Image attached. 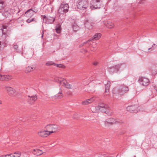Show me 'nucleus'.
<instances>
[{"instance_id":"1","label":"nucleus","mask_w":157,"mask_h":157,"mask_svg":"<svg viewBox=\"0 0 157 157\" xmlns=\"http://www.w3.org/2000/svg\"><path fill=\"white\" fill-rule=\"evenodd\" d=\"M95 111L93 112H105L106 114L110 115L113 114V112L109 107V106L103 103H100L98 106L95 108Z\"/></svg>"},{"instance_id":"2","label":"nucleus","mask_w":157,"mask_h":157,"mask_svg":"<svg viewBox=\"0 0 157 157\" xmlns=\"http://www.w3.org/2000/svg\"><path fill=\"white\" fill-rule=\"evenodd\" d=\"M55 81L59 82L60 84L65 87L70 89H76L77 88V86L73 87L72 86L68 83L66 80L61 78H56L54 80Z\"/></svg>"},{"instance_id":"3","label":"nucleus","mask_w":157,"mask_h":157,"mask_svg":"<svg viewBox=\"0 0 157 157\" xmlns=\"http://www.w3.org/2000/svg\"><path fill=\"white\" fill-rule=\"evenodd\" d=\"M77 6L78 9L81 10H86L88 6V2L87 0H78Z\"/></svg>"},{"instance_id":"4","label":"nucleus","mask_w":157,"mask_h":157,"mask_svg":"<svg viewBox=\"0 0 157 157\" xmlns=\"http://www.w3.org/2000/svg\"><path fill=\"white\" fill-rule=\"evenodd\" d=\"M45 128L47 130H49L48 132L50 134L55 132L59 129V126L53 124H47L45 126Z\"/></svg>"},{"instance_id":"5","label":"nucleus","mask_w":157,"mask_h":157,"mask_svg":"<svg viewBox=\"0 0 157 157\" xmlns=\"http://www.w3.org/2000/svg\"><path fill=\"white\" fill-rule=\"evenodd\" d=\"M90 8L92 9H95L100 8L102 5V2L100 0H93L91 1Z\"/></svg>"},{"instance_id":"6","label":"nucleus","mask_w":157,"mask_h":157,"mask_svg":"<svg viewBox=\"0 0 157 157\" xmlns=\"http://www.w3.org/2000/svg\"><path fill=\"white\" fill-rule=\"evenodd\" d=\"M69 6L67 4H62L60 6L58 10L59 13L63 14L67 12L68 11Z\"/></svg>"},{"instance_id":"7","label":"nucleus","mask_w":157,"mask_h":157,"mask_svg":"<svg viewBox=\"0 0 157 157\" xmlns=\"http://www.w3.org/2000/svg\"><path fill=\"white\" fill-rule=\"evenodd\" d=\"M138 82L140 84L144 86H147L149 84L150 81L148 78L144 77H140Z\"/></svg>"},{"instance_id":"8","label":"nucleus","mask_w":157,"mask_h":157,"mask_svg":"<svg viewBox=\"0 0 157 157\" xmlns=\"http://www.w3.org/2000/svg\"><path fill=\"white\" fill-rule=\"evenodd\" d=\"M5 89L7 92L10 95L15 96L17 94L16 90L12 87L7 86H5Z\"/></svg>"},{"instance_id":"9","label":"nucleus","mask_w":157,"mask_h":157,"mask_svg":"<svg viewBox=\"0 0 157 157\" xmlns=\"http://www.w3.org/2000/svg\"><path fill=\"white\" fill-rule=\"evenodd\" d=\"M41 17H43V22L45 23L49 24L52 23L55 20V18L52 17L50 16H47L46 17L45 15H41Z\"/></svg>"},{"instance_id":"10","label":"nucleus","mask_w":157,"mask_h":157,"mask_svg":"<svg viewBox=\"0 0 157 157\" xmlns=\"http://www.w3.org/2000/svg\"><path fill=\"white\" fill-rule=\"evenodd\" d=\"M63 90H60L56 95L50 98V99L53 101H55L56 100L62 98L63 97Z\"/></svg>"},{"instance_id":"11","label":"nucleus","mask_w":157,"mask_h":157,"mask_svg":"<svg viewBox=\"0 0 157 157\" xmlns=\"http://www.w3.org/2000/svg\"><path fill=\"white\" fill-rule=\"evenodd\" d=\"M129 89L128 87L124 85H121L119 88L118 90V93L119 95H123L126 92L128 91Z\"/></svg>"},{"instance_id":"12","label":"nucleus","mask_w":157,"mask_h":157,"mask_svg":"<svg viewBox=\"0 0 157 157\" xmlns=\"http://www.w3.org/2000/svg\"><path fill=\"white\" fill-rule=\"evenodd\" d=\"M108 71L111 74L120 72L118 64L109 67L108 69Z\"/></svg>"},{"instance_id":"13","label":"nucleus","mask_w":157,"mask_h":157,"mask_svg":"<svg viewBox=\"0 0 157 157\" xmlns=\"http://www.w3.org/2000/svg\"><path fill=\"white\" fill-rule=\"evenodd\" d=\"M149 69L152 75L155 76L157 74V64L152 65Z\"/></svg>"},{"instance_id":"14","label":"nucleus","mask_w":157,"mask_h":157,"mask_svg":"<svg viewBox=\"0 0 157 157\" xmlns=\"http://www.w3.org/2000/svg\"><path fill=\"white\" fill-rule=\"evenodd\" d=\"M104 124L105 126H108L113 123H116L118 122L115 119L113 118H111L106 119L104 121Z\"/></svg>"},{"instance_id":"15","label":"nucleus","mask_w":157,"mask_h":157,"mask_svg":"<svg viewBox=\"0 0 157 157\" xmlns=\"http://www.w3.org/2000/svg\"><path fill=\"white\" fill-rule=\"evenodd\" d=\"M28 97L27 99L28 102L29 104H31L34 103V102L37 100V96L36 95L31 96L28 95Z\"/></svg>"},{"instance_id":"16","label":"nucleus","mask_w":157,"mask_h":157,"mask_svg":"<svg viewBox=\"0 0 157 157\" xmlns=\"http://www.w3.org/2000/svg\"><path fill=\"white\" fill-rule=\"evenodd\" d=\"M93 23L91 22V20L90 19H86L85 23V27L88 29H91L93 26Z\"/></svg>"},{"instance_id":"17","label":"nucleus","mask_w":157,"mask_h":157,"mask_svg":"<svg viewBox=\"0 0 157 157\" xmlns=\"http://www.w3.org/2000/svg\"><path fill=\"white\" fill-rule=\"evenodd\" d=\"M38 135L42 137H45L50 135L49 132L48 130L41 131L39 132L38 133Z\"/></svg>"},{"instance_id":"18","label":"nucleus","mask_w":157,"mask_h":157,"mask_svg":"<svg viewBox=\"0 0 157 157\" xmlns=\"http://www.w3.org/2000/svg\"><path fill=\"white\" fill-rule=\"evenodd\" d=\"M137 108V106L136 105H131L127 107L126 108L127 110L130 112H136L138 111V109H136Z\"/></svg>"},{"instance_id":"19","label":"nucleus","mask_w":157,"mask_h":157,"mask_svg":"<svg viewBox=\"0 0 157 157\" xmlns=\"http://www.w3.org/2000/svg\"><path fill=\"white\" fill-rule=\"evenodd\" d=\"M12 78V76L9 75H2L0 74V80L7 81Z\"/></svg>"},{"instance_id":"20","label":"nucleus","mask_w":157,"mask_h":157,"mask_svg":"<svg viewBox=\"0 0 157 157\" xmlns=\"http://www.w3.org/2000/svg\"><path fill=\"white\" fill-rule=\"evenodd\" d=\"M35 13V12L34 10H32L31 9H30L27 11L25 12V14H26L27 16L29 17L33 16L34 14Z\"/></svg>"},{"instance_id":"21","label":"nucleus","mask_w":157,"mask_h":157,"mask_svg":"<svg viewBox=\"0 0 157 157\" xmlns=\"http://www.w3.org/2000/svg\"><path fill=\"white\" fill-rule=\"evenodd\" d=\"M33 151L34 152H33V153L35 155H36V156L40 155L44 153L41 150L39 149H34Z\"/></svg>"},{"instance_id":"22","label":"nucleus","mask_w":157,"mask_h":157,"mask_svg":"<svg viewBox=\"0 0 157 157\" xmlns=\"http://www.w3.org/2000/svg\"><path fill=\"white\" fill-rule=\"evenodd\" d=\"M101 35L100 33H97L92 37L90 40H97L100 38Z\"/></svg>"},{"instance_id":"23","label":"nucleus","mask_w":157,"mask_h":157,"mask_svg":"<svg viewBox=\"0 0 157 157\" xmlns=\"http://www.w3.org/2000/svg\"><path fill=\"white\" fill-rule=\"evenodd\" d=\"M118 64L120 72L124 70L126 67V65L124 63H120Z\"/></svg>"},{"instance_id":"24","label":"nucleus","mask_w":157,"mask_h":157,"mask_svg":"<svg viewBox=\"0 0 157 157\" xmlns=\"http://www.w3.org/2000/svg\"><path fill=\"white\" fill-rule=\"evenodd\" d=\"M94 100V98L88 99L86 100L83 101L82 104L83 105H88L90 103H92Z\"/></svg>"},{"instance_id":"25","label":"nucleus","mask_w":157,"mask_h":157,"mask_svg":"<svg viewBox=\"0 0 157 157\" xmlns=\"http://www.w3.org/2000/svg\"><path fill=\"white\" fill-rule=\"evenodd\" d=\"M35 69V67L34 66H28L26 67L25 72L26 73H28L33 71Z\"/></svg>"},{"instance_id":"26","label":"nucleus","mask_w":157,"mask_h":157,"mask_svg":"<svg viewBox=\"0 0 157 157\" xmlns=\"http://www.w3.org/2000/svg\"><path fill=\"white\" fill-rule=\"evenodd\" d=\"M105 25L108 28H112L114 26L113 23L110 21H108L105 23Z\"/></svg>"},{"instance_id":"27","label":"nucleus","mask_w":157,"mask_h":157,"mask_svg":"<svg viewBox=\"0 0 157 157\" xmlns=\"http://www.w3.org/2000/svg\"><path fill=\"white\" fill-rule=\"evenodd\" d=\"M61 26L59 24H58L56 27V30L58 33H60L61 31Z\"/></svg>"},{"instance_id":"28","label":"nucleus","mask_w":157,"mask_h":157,"mask_svg":"<svg viewBox=\"0 0 157 157\" xmlns=\"http://www.w3.org/2000/svg\"><path fill=\"white\" fill-rule=\"evenodd\" d=\"M105 92H107L109 91V87L110 86V82L107 81V83L106 84L105 83Z\"/></svg>"},{"instance_id":"29","label":"nucleus","mask_w":157,"mask_h":157,"mask_svg":"<svg viewBox=\"0 0 157 157\" xmlns=\"http://www.w3.org/2000/svg\"><path fill=\"white\" fill-rule=\"evenodd\" d=\"M72 28L73 31L75 32H76L79 29V27L75 23H74L72 25Z\"/></svg>"},{"instance_id":"30","label":"nucleus","mask_w":157,"mask_h":157,"mask_svg":"<svg viewBox=\"0 0 157 157\" xmlns=\"http://www.w3.org/2000/svg\"><path fill=\"white\" fill-rule=\"evenodd\" d=\"M7 28V27L6 26L3 25L2 26V29H1V31H2V36L3 37V36H4V37L6 38V32H5V31L4 30V29H6Z\"/></svg>"},{"instance_id":"31","label":"nucleus","mask_w":157,"mask_h":157,"mask_svg":"<svg viewBox=\"0 0 157 157\" xmlns=\"http://www.w3.org/2000/svg\"><path fill=\"white\" fill-rule=\"evenodd\" d=\"M5 6L4 2L0 0V10L3 9L5 7Z\"/></svg>"},{"instance_id":"32","label":"nucleus","mask_w":157,"mask_h":157,"mask_svg":"<svg viewBox=\"0 0 157 157\" xmlns=\"http://www.w3.org/2000/svg\"><path fill=\"white\" fill-rule=\"evenodd\" d=\"M54 66H56L57 67H60L62 68H63L65 67L64 65L61 64H57L55 63Z\"/></svg>"},{"instance_id":"33","label":"nucleus","mask_w":157,"mask_h":157,"mask_svg":"<svg viewBox=\"0 0 157 157\" xmlns=\"http://www.w3.org/2000/svg\"><path fill=\"white\" fill-rule=\"evenodd\" d=\"M55 63L52 61H48L46 62L45 64L47 66L54 65Z\"/></svg>"},{"instance_id":"34","label":"nucleus","mask_w":157,"mask_h":157,"mask_svg":"<svg viewBox=\"0 0 157 157\" xmlns=\"http://www.w3.org/2000/svg\"><path fill=\"white\" fill-rule=\"evenodd\" d=\"M18 156L17 157H15V156L13 154H7V155L8 156V157H20V155L19 154H18Z\"/></svg>"},{"instance_id":"35","label":"nucleus","mask_w":157,"mask_h":157,"mask_svg":"<svg viewBox=\"0 0 157 157\" xmlns=\"http://www.w3.org/2000/svg\"><path fill=\"white\" fill-rule=\"evenodd\" d=\"M91 41V40H88V41H87L86 42H83V43H82L80 45V46H84V45H86V44H87L88 42L90 41Z\"/></svg>"},{"instance_id":"36","label":"nucleus","mask_w":157,"mask_h":157,"mask_svg":"<svg viewBox=\"0 0 157 157\" xmlns=\"http://www.w3.org/2000/svg\"><path fill=\"white\" fill-rule=\"evenodd\" d=\"M34 20V19L33 18H32V19H28L26 21L28 23H30L32 21H33Z\"/></svg>"},{"instance_id":"37","label":"nucleus","mask_w":157,"mask_h":157,"mask_svg":"<svg viewBox=\"0 0 157 157\" xmlns=\"http://www.w3.org/2000/svg\"><path fill=\"white\" fill-rule=\"evenodd\" d=\"M18 154H19V155H20V156H21V153L19 151L15 152L14 153V154H16V155H15V157H17V156H18Z\"/></svg>"},{"instance_id":"38","label":"nucleus","mask_w":157,"mask_h":157,"mask_svg":"<svg viewBox=\"0 0 157 157\" xmlns=\"http://www.w3.org/2000/svg\"><path fill=\"white\" fill-rule=\"evenodd\" d=\"M18 47V45L17 44H15L14 46V48L16 50V51L17 52H18L17 51Z\"/></svg>"},{"instance_id":"39","label":"nucleus","mask_w":157,"mask_h":157,"mask_svg":"<svg viewBox=\"0 0 157 157\" xmlns=\"http://www.w3.org/2000/svg\"><path fill=\"white\" fill-rule=\"evenodd\" d=\"M77 114L76 113L73 116V118L75 119H78V117H77Z\"/></svg>"},{"instance_id":"40","label":"nucleus","mask_w":157,"mask_h":157,"mask_svg":"<svg viewBox=\"0 0 157 157\" xmlns=\"http://www.w3.org/2000/svg\"><path fill=\"white\" fill-rule=\"evenodd\" d=\"M72 86L73 87H76V86H77V88L78 87V85L76 83L73 84H72Z\"/></svg>"},{"instance_id":"41","label":"nucleus","mask_w":157,"mask_h":157,"mask_svg":"<svg viewBox=\"0 0 157 157\" xmlns=\"http://www.w3.org/2000/svg\"><path fill=\"white\" fill-rule=\"evenodd\" d=\"M8 156L7 155V154L0 156V157H8Z\"/></svg>"},{"instance_id":"42","label":"nucleus","mask_w":157,"mask_h":157,"mask_svg":"<svg viewBox=\"0 0 157 157\" xmlns=\"http://www.w3.org/2000/svg\"><path fill=\"white\" fill-rule=\"evenodd\" d=\"M98 63L97 62H95L93 64L94 65H97L98 64Z\"/></svg>"},{"instance_id":"43","label":"nucleus","mask_w":157,"mask_h":157,"mask_svg":"<svg viewBox=\"0 0 157 157\" xmlns=\"http://www.w3.org/2000/svg\"><path fill=\"white\" fill-rule=\"evenodd\" d=\"M153 87L155 90H156V91L157 92V86H154Z\"/></svg>"},{"instance_id":"44","label":"nucleus","mask_w":157,"mask_h":157,"mask_svg":"<svg viewBox=\"0 0 157 157\" xmlns=\"http://www.w3.org/2000/svg\"><path fill=\"white\" fill-rule=\"evenodd\" d=\"M116 89L115 88H114L113 89L112 91H113V93H114V94H115V91H116Z\"/></svg>"},{"instance_id":"45","label":"nucleus","mask_w":157,"mask_h":157,"mask_svg":"<svg viewBox=\"0 0 157 157\" xmlns=\"http://www.w3.org/2000/svg\"><path fill=\"white\" fill-rule=\"evenodd\" d=\"M44 32L43 31H42V36H41V38H42L44 36Z\"/></svg>"},{"instance_id":"46","label":"nucleus","mask_w":157,"mask_h":157,"mask_svg":"<svg viewBox=\"0 0 157 157\" xmlns=\"http://www.w3.org/2000/svg\"><path fill=\"white\" fill-rule=\"evenodd\" d=\"M153 46V45H152L151 47L149 48H148V50H150L151 49H152L151 50L152 51V50H153L154 49L152 48Z\"/></svg>"},{"instance_id":"47","label":"nucleus","mask_w":157,"mask_h":157,"mask_svg":"<svg viewBox=\"0 0 157 157\" xmlns=\"http://www.w3.org/2000/svg\"><path fill=\"white\" fill-rule=\"evenodd\" d=\"M101 156H101V157H107L106 156V155H101Z\"/></svg>"},{"instance_id":"48","label":"nucleus","mask_w":157,"mask_h":157,"mask_svg":"<svg viewBox=\"0 0 157 157\" xmlns=\"http://www.w3.org/2000/svg\"><path fill=\"white\" fill-rule=\"evenodd\" d=\"M2 47L1 42L0 41V48Z\"/></svg>"},{"instance_id":"49","label":"nucleus","mask_w":157,"mask_h":157,"mask_svg":"<svg viewBox=\"0 0 157 157\" xmlns=\"http://www.w3.org/2000/svg\"><path fill=\"white\" fill-rule=\"evenodd\" d=\"M2 103V101L0 100V104H1Z\"/></svg>"},{"instance_id":"50","label":"nucleus","mask_w":157,"mask_h":157,"mask_svg":"<svg viewBox=\"0 0 157 157\" xmlns=\"http://www.w3.org/2000/svg\"><path fill=\"white\" fill-rule=\"evenodd\" d=\"M145 52L146 53H148L149 52L147 51V52Z\"/></svg>"},{"instance_id":"51","label":"nucleus","mask_w":157,"mask_h":157,"mask_svg":"<svg viewBox=\"0 0 157 157\" xmlns=\"http://www.w3.org/2000/svg\"><path fill=\"white\" fill-rule=\"evenodd\" d=\"M155 45V44H153V45Z\"/></svg>"},{"instance_id":"52","label":"nucleus","mask_w":157,"mask_h":157,"mask_svg":"<svg viewBox=\"0 0 157 157\" xmlns=\"http://www.w3.org/2000/svg\"><path fill=\"white\" fill-rule=\"evenodd\" d=\"M134 157H136V156H135Z\"/></svg>"}]
</instances>
